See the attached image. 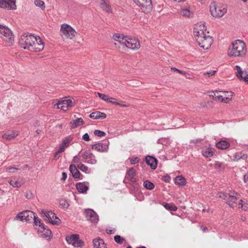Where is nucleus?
Segmentation results:
<instances>
[{"instance_id": "f257e3e1", "label": "nucleus", "mask_w": 248, "mask_h": 248, "mask_svg": "<svg viewBox=\"0 0 248 248\" xmlns=\"http://www.w3.org/2000/svg\"><path fill=\"white\" fill-rule=\"evenodd\" d=\"M19 43L21 48L31 51L40 52L44 47L41 38L31 34H24L21 35Z\"/></svg>"}, {"instance_id": "f03ea898", "label": "nucleus", "mask_w": 248, "mask_h": 248, "mask_svg": "<svg viewBox=\"0 0 248 248\" xmlns=\"http://www.w3.org/2000/svg\"><path fill=\"white\" fill-rule=\"evenodd\" d=\"M247 53V48L245 43L240 40H236L232 44V46L229 49L228 55L230 57H245Z\"/></svg>"}, {"instance_id": "7ed1b4c3", "label": "nucleus", "mask_w": 248, "mask_h": 248, "mask_svg": "<svg viewBox=\"0 0 248 248\" xmlns=\"http://www.w3.org/2000/svg\"><path fill=\"white\" fill-rule=\"evenodd\" d=\"M210 11L215 17H221L227 12V9L220 4L213 2L210 5Z\"/></svg>"}, {"instance_id": "20e7f679", "label": "nucleus", "mask_w": 248, "mask_h": 248, "mask_svg": "<svg viewBox=\"0 0 248 248\" xmlns=\"http://www.w3.org/2000/svg\"><path fill=\"white\" fill-rule=\"evenodd\" d=\"M77 32L69 25L67 24H62L61 27L60 34L62 37H65L66 38L72 39Z\"/></svg>"}, {"instance_id": "39448f33", "label": "nucleus", "mask_w": 248, "mask_h": 248, "mask_svg": "<svg viewBox=\"0 0 248 248\" xmlns=\"http://www.w3.org/2000/svg\"><path fill=\"white\" fill-rule=\"evenodd\" d=\"M134 2L140 7L145 13H150L153 8L152 0H133Z\"/></svg>"}, {"instance_id": "423d86ee", "label": "nucleus", "mask_w": 248, "mask_h": 248, "mask_svg": "<svg viewBox=\"0 0 248 248\" xmlns=\"http://www.w3.org/2000/svg\"><path fill=\"white\" fill-rule=\"evenodd\" d=\"M35 214L29 210L24 211L20 212L14 218V220L19 219L21 221H25L26 222H30L33 220L35 217Z\"/></svg>"}, {"instance_id": "0eeeda50", "label": "nucleus", "mask_w": 248, "mask_h": 248, "mask_svg": "<svg viewBox=\"0 0 248 248\" xmlns=\"http://www.w3.org/2000/svg\"><path fill=\"white\" fill-rule=\"evenodd\" d=\"M194 35L196 41L198 38H201L202 36H205L209 33V31H206V28L205 23H201L200 25H197L194 28Z\"/></svg>"}, {"instance_id": "6e6552de", "label": "nucleus", "mask_w": 248, "mask_h": 248, "mask_svg": "<svg viewBox=\"0 0 248 248\" xmlns=\"http://www.w3.org/2000/svg\"><path fill=\"white\" fill-rule=\"evenodd\" d=\"M202 36L201 38H198L197 42L201 47L204 49H207L213 43L212 38L208 34Z\"/></svg>"}, {"instance_id": "1a4fd4ad", "label": "nucleus", "mask_w": 248, "mask_h": 248, "mask_svg": "<svg viewBox=\"0 0 248 248\" xmlns=\"http://www.w3.org/2000/svg\"><path fill=\"white\" fill-rule=\"evenodd\" d=\"M86 219L94 224H96L99 221V217L96 213L91 209H85Z\"/></svg>"}, {"instance_id": "9d476101", "label": "nucleus", "mask_w": 248, "mask_h": 248, "mask_svg": "<svg viewBox=\"0 0 248 248\" xmlns=\"http://www.w3.org/2000/svg\"><path fill=\"white\" fill-rule=\"evenodd\" d=\"M124 46L132 50H136L140 48V44L138 39L127 36Z\"/></svg>"}, {"instance_id": "9b49d317", "label": "nucleus", "mask_w": 248, "mask_h": 248, "mask_svg": "<svg viewBox=\"0 0 248 248\" xmlns=\"http://www.w3.org/2000/svg\"><path fill=\"white\" fill-rule=\"evenodd\" d=\"M73 106V100L72 99H67L59 102L54 105V108L58 109H61L64 111H66L69 107Z\"/></svg>"}, {"instance_id": "f8f14e48", "label": "nucleus", "mask_w": 248, "mask_h": 248, "mask_svg": "<svg viewBox=\"0 0 248 248\" xmlns=\"http://www.w3.org/2000/svg\"><path fill=\"white\" fill-rule=\"evenodd\" d=\"M109 142H98L92 145V148L98 152L105 153L108 150Z\"/></svg>"}, {"instance_id": "ddd939ff", "label": "nucleus", "mask_w": 248, "mask_h": 248, "mask_svg": "<svg viewBox=\"0 0 248 248\" xmlns=\"http://www.w3.org/2000/svg\"><path fill=\"white\" fill-rule=\"evenodd\" d=\"M0 8L8 10L16 9L15 0H0Z\"/></svg>"}, {"instance_id": "4468645a", "label": "nucleus", "mask_w": 248, "mask_h": 248, "mask_svg": "<svg viewBox=\"0 0 248 248\" xmlns=\"http://www.w3.org/2000/svg\"><path fill=\"white\" fill-rule=\"evenodd\" d=\"M82 157L86 162L91 164H95L97 162L94 155L89 151H85L82 154Z\"/></svg>"}, {"instance_id": "2eb2a0df", "label": "nucleus", "mask_w": 248, "mask_h": 248, "mask_svg": "<svg viewBox=\"0 0 248 248\" xmlns=\"http://www.w3.org/2000/svg\"><path fill=\"white\" fill-rule=\"evenodd\" d=\"M235 69L237 70L235 73L236 77L241 80H244L248 83V74L242 70L239 65H236Z\"/></svg>"}, {"instance_id": "dca6fc26", "label": "nucleus", "mask_w": 248, "mask_h": 248, "mask_svg": "<svg viewBox=\"0 0 248 248\" xmlns=\"http://www.w3.org/2000/svg\"><path fill=\"white\" fill-rule=\"evenodd\" d=\"M42 227H41L39 229V233L40 235L44 237V238H47L48 239L50 238L51 237V231L48 228V227L45 226V225H41Z\"/></svg>"}, {"instance_id": "f3484780", "label": "nucleus", "mask_w": 248, "mask_h": 248, "mask_svg": "<svg viewBox=\"0 0 248 248\" xmlns=\"http://www.w3.org/2000/svg\"><path fill=\"white\" fill-rule=\"evenodd\" d=\"M69 244H72L74 247H78V234L67 235L65 238Z\"/></svg>"}, {"instance_id": "a211bd4d", "label": "nucleus", "mask_w": 248, "mask_h": 248, "mask_svg": "<svg viewBox=\"0 0 248 248\" xmlns=\"http://www.w3.org/2000/svg\"><path fill=\"white\" fill-rule=\"evenodd\" d=\"M127 37V36H124L122 34L115 33L113 35L112 38L114 41H117L124 46Z\"/></svg>"}, {"instance_id": "6ab92c4d", "label": "nucleus", "mask_w": 248, "mask_h": 248, "mask_svg": "<svg viewBox=\"0 0 248 248\" xmlns=\"http://www.w3.org/2000/svg\"><path fill=\"white\" fill-rule=\"evenodd\" d=\"M93 248H107L104 240L99 237L93 239Z\"/></svg>"}, {"instance_id": "aec40b11", "label": "nucleus", "mask_w": 248, "mask_h": 248, "mask_svg": "<svg viewBox=\"0 0 248 248\" xmlns=\"http://www.w3.org/2000/svg\"><path fill=\"white\" fill-rule=\"evenodd\" d=\"M220 92L218 91H214V95L215 99L218 101H221L224 103H228L230 101V97H224V94H220Z\"/></svg>"}, {"instance_id": "412c9836", "label": "nucleus", "mask_w": 248, "mask_h": 248, "mask_svg": "<svg viewBox=\"0 0 248 248\" xmlns=\"http://www.w3.org/2000/svg\"><path fill=\"white\" fill-rule=\"evenodd\" d=\"M145 161L147 164L153 169H155L157 167L156 159L151 156H147L145 158Z\"/></svg>"}, {"instance_id": "4be33fe9", "label": "nucleus", "mask_w": 248, "mask_h": 248, "mask_svg": "<svg viewBox=\"0 0 248 248\" xmlns=\"http://www.w3.org/2000/svg\"><path fill=\"white\" fill-rule=\"evenodd\" d=\"M215 152L214 148L209 147H205L202 149V155L205 157H210L213 155Z\"/></svg>"}, {"instance_id": "5701e85b", "label": "nucleus", "mask_w": 248, "mask_h": 248, "mask_svg": "<svg viewBox=\"0 0 248 248\" xmlns=\"http://www.w3.org/2000/svg\"><path fill=\"white\" fill-rule=\"evenodd\" d=\"M106 117L107 115L105 113L101 112L98 111L93 112L90 115V117L93 119H103L106 118Z\"/></svg>"}, {"instance_id": "b1692460", "label": "nucleus", "mask_w": 248, "mask_h": 248, "mask_svg": "<svg viewBox=\"0 0 248 248\" xmlns=\"http://www.w3.org/2000/svg\"><path fill=\"white\" fill-rule=\"evenodd\" d=\"M179 14L184 17L189 18L192 16L193 13L190 11L189 8H182L179 12Z\"/></svg>"}, {"instance_id": "393cba45", "label": "nucleus", "mask_w": 248, "mask_h": 248, "mask_svg": "<svg viewBox=\"0 0 248 248\" xmlns=\"http://www.w3.org/2000/svg\"><path fill=\"white\" fill-rule=\"evenodd\" d=\"M14 35L13 34L12 31H11V33H6L5 35L3 36V40L7 43L9 46H11L13 45V42L14 41Z\"/></svg>"}, {"instance_id": "a878e982", "label": "nucleus", "mask_w": 248, "mask_h": 248, "mask_svg": "<svg viewBox=\"0 0 248 248\" xmlns=\"http://www.w3.org/2000/svg\"><path fill=\"white\" fill-rule=\"evenodd\" d=\"M100 6L104 11L107 13L111 12V9L110 8V5L106 0H100Z\"/></svg>"}, {"instance_id": "bb28decb", "label": "nucleus", "mask_w": 248, "mask_h": 248, "mask_svg": "<svg viewBox=\"0 0 248 248\" xmlns=\"http://www.w3.org/2000/svg\"><path fill=\"white\" fill-rule=\"evenodd\" d=\"M89 189V183L87 182L78 183V193H86Z\"/></svg>"}, {"instance_id": "cd10ccee", "label": "nucleus", "mask_w": 248, "mask_h": 248, "mask_svg": "<svg viewBox=\"0 0 248 248\" xmlns=\"http://www.w3.org/2000/svg\"><path fill=\"white\" fill-rule=\"evenodd\" d=\"M174 183L176 185L184 186L186 184V180L183 176L179 175L175 178Z\"/></svg>"}, {"instance_id": "c85d7f7f", "label": "nucleus", "mask_w": 248, "mask_h": 248, "mask_svg": "<svg viewBox=\"0 0 248 248\" xmlns=\"http://www.w3.org/2000/svg\"><path fill=\"white\" fill-rule=\"evenodd\" d=\"M230 146L229 142L225 140H221L216 143V147L221 150H225L228 148Z\"/></svg>"}, {"instance_id": "c756f323", "label": "nucleus", "mask_w": 248, "mask_h": 248, "mask_svg": "<svg viewBox=\"0 0 248 248\" xmlns=\"http://www.w3.org/2000/svg\"><path fill=\"white\" fill-rule=\"evenodd\" d=\"M42 213L46 217V219L50 223H51L52 218H54V217H56V214L51 211H42Z\"/></svg>"}, {"instance_id": "7c9ffc66", "label": "nucleus", "mask_w": 248, "mask_h": 248, "mask_svg": "<svg viewBox=\"0 0 248 248\" xmlns=\"http://www.w3.org/2000/svg\"><path fill=\"white\" fill-rule=\"evenodd\" d=\"M69 170L73 178L78 179V168L75 164H71L69 167Z\"/></svg>"}, {"instance_id": "2f4dec72", "label": "nucleus", "mask_w": 248, "mask_h": 248, "mask_svg": "<svg viewBox=\"0 0 248 248\" xmlns=\"http://www.w3.org/2000/svg\"><path fill=\"white\" fill-rule=\"evenodd\" d=\"M17 135V134H16L15 132L12 131L4 134L3 135L2 137L7 140H11L12 139L15 138Z\"/></svg>"}, {"instance_id": "473e14b6", "label": "nucleus", "mask_w": 248, "mask_h": 248, "mask_svg": "<svg viewBox=\"0 0 248 248\" xmlns=\"http://www.w3.org/2000/svg\"><path fill=\"white\" fill-rule=\"evenodd\" d=\"M11 30L5 26L0 25V33L3 36L5 35L6 33H11Z\"/></svg>"}, {"instance_id": "72a5a7b5", "label": "nucleus", "mask_w": 248, "mask_h": 248, "mask_svg": "<svg viewBox=\"0 0 248 248\" xmlns=\"http://www.w3.org/2000/svg\"><path fill=\"white\" fill-rule=\"evenodd\" d=\"M127 179H129L131 181H132V180L134 179L136 173L134 169L133 168H130L127 171Z\"/></svg>"}, {"instance_id": "f704fd0d", "label": "nucleus", "mask_w": 248, "mask_h": 248, "mask_svg": "<svg viewBox=\"0 0 248 248\" xmlns=\"http://www.w3.org/2000/svg\"><path fill=\"white\" fill-rule=\"evenodd\" d=\"M163 205L166 209L171 211H175L177 209V207L172 204L164 202Z\"/></svg>"}, {"instance_id": "c9c22d12", "label": "nucleus", "mask_w": 248, "mask_h": 248, "mask_svg": "<svg viewBox=\"0 0 248 248\" xmlns=\"http://www.w3.org/2000/svg\"><path fill=\"white\" fill-rule=\"evenodd\" d=\"M239 208L246 211L248 209V203L245 200H241L239 202Z\"/></svg>"}, {"instance_id": "e433bc0d", "label": "nucleus", "mask_w": 248, "mask_h": 248, "mask_svg": "<svg viewBox=\"0 0 248 248\" xmlns=\"http://www.w3.org/2000/svg\"><path fill=\"white\" fill-rule=\"evenodd\" d=\"M143 186L145 188L149 190H152L155 187L154 184L148 180L144 182Z\"/></svg>"}, {"instance_id": "4c0bfd02", "label": "nucleus", "mask_w": 248, "mask_h": 248, "mask_svg": "<svg viewBox=\"0 0 248 248\" xmlns=\"http://www.w3.org/2000/svg\"><path fill=\"white\" fill-rule=\"evenodd\" d=\"M78 169H80L81 170L86 173H90L91 172V169H89L87 166L81 163L78 164Z\"/></svg>"}, {"instance_id": "58836bf2", "label": "nucleus", "mask_w": 248, "mask_h": 248, "mask_svg": "<svg viewBox=\"0 0 248 248\" xmlns=\"http://www.w3.org/2000/svg\"><path fill=\"white\" fill-rule=\"evenodd\" d=\"M97 94L99 98L105 101L108 102L109 100H115L114 98L109 97L108 95L105 94L101 93H98Z\"/></svg>"}, {"instance_id": "ea45409f", "label": "nucleus", "mask_w": 248, "mask_h": 248, "mask_svg": "<svg viewBox=\"0 0 248 248\" xmlns=\"http://www.w3.org/2000/svg\"><path fill=\"white\" fill-rule=\"evenodd\" d=\"M229 198H232L233 200L238 199L239 198L240 195L234 191H230L228 194Z\"/></svg>"}, {"instance_id": "a19ab883", "label": "nucleus", "mask_w": 248, "mask_h": 248, "mask_svg": "<svg viewBox=\"0 0 248 248\" xmlns=\"http://www.w3.org/2000/svg\"><path fill=\"white\" fill-rule=\"evenodd\" d=\"M234 157L236 160H238L241 158L245 159L247 158V155L242 154V152H238L235 154Z\"/></svg>"}, {"instance_id": "79ce46f5", "label": "nucleus", "mask_w": 248, "mask_h": 248, "mask_svg": "<svg viewBox=\"0 0 248 248\" xmlns=\"http://www.w3.org/2000/svg\"><path fill=\"white\" fill-rule=\"evenodd\" d=\"M33 220L34 221V223L35 225L39 226V228L42 227V226L41 225V224L45 225L42 222V220L41 219H40V218H38V217H36V215H35V217L33 218Z\"/></svg>"}, {"instance_id": "37998d69", "label": "nucleus", "mask_w": 248, "mask_h": 248, "mask_svg": "<svg viewBox=\"0 0 248 248\" xmlns=\"http://www.w3.org/2000/svg\"><path fill=\"white\" fill-rule=\"evenodd\" d=\"M237 199H233L232 198H229V200H227V203L231 207H234L236 206V201Z\"/></svg>"}, {"instance_id": "c03bdc74", "label": "nucleus", "mask_w": 248, "mask_h": 248, "mask_svg": "<svg viewBox=\"0 0 248 248\" xmlns=\"http://www.w3.org/2000/svg\"><path fill=\"white\" fill-rule=\"evenodd\" d=\"M34 4L36 6L41 8L42 10H44L45 8L44 2L41 0H35Z\"/></svg>"}, {"instance_id": "a18cd8bd", "label": "nucleus", "mask_w": 248, "mask_h": 248, "mask_svg": "<svg viewBox=\"0 0 248 248\" xmlns=\"http://www.w3.org/2000/svg\"><path fill=\"white\" fill-rule=\"evenodd\" d=\"M115 241L118 244H122L123 243L124 241V239L121 237L119 235H116L114 237Z\"/></svg>"}, {"instance_id": "49530a36", "label": "nucleus", "mask_w": 248, "mask_h": 248, "mask_svg": "<svg viewBox=\"0 0 248 248\" xmlns=\"http://www.w3.org/2000/svg\"><path fill=\"white\" fill-rule=\"evenodd\" d=\"M51 223L53 225H59L61 223V220L56 216V217L52 218Z\"/></svg>"}, {"instance_id": "de8ad7c7", "label": "nucleus", "mask_w": 248, "mask_h": 248, "mask_svg": "<svg viewBox=\"0 0 248 248\" xmlns=\"http://www.w3.org/2000/svg\"><path fill=\"white\" fill-rule=\"evenodd\" d=\"M94 134L99 137H102L106 135V133L104 132L99 130H95L94 131Z\"/></svg>"}, {"instance_id": "09e8293b", "label": "nucleus", "mask_w": 248, "mask_h": 248, "mask_svg": "<svg viewBox=\"0 0 248 248\" xmlns=\"http://www.w3.org/2000/svg\"><path fill=\"white\" fill-rule=\"evenodd\" d=\"M9 184L14 187H19L21 186V184L19 183L18 181H14L13 180H10Z\"/></svg>"}, {"instance_id": "8fccbe9b", "label": "nucleus", "mask_w": 248, "mask_h": 248, "mask_svg": "<svg viewBox=\"0 0 248 248\" xmlns=\"http://www.w3.org/2000/svg\"><path fill=\"white\" fill-rule=\"evenodd\" d=\"M60 205L64 209H66L69 206V203L65 200H61L60 201Z\"/></svg>"}, {"instance_id": "3c124183", "label": "nucleus", "mask_w": 248, "mask_h": 248, "mask_svg": "<svg viewBox=\"0 0 248 248\" xmlns=\"http://www.w3.org/2000/svg\"><path fill=\"white\" fill-rule=\"evenodd\" d=\"M130 163L132 165H135L138 163L139 161V159L137 157H134L130 159Z\"/></svg>"}, {"instance_id": "603ef678", "label": "nucleus", "mask_w": 248, "mask_h": 248, "mask_svg": "<svg viewBox=\"0 0 248 248\" xmlns=\"http://www.w3.org/2000/svg\"><path fill=\"white\" fill-rule=\"evenodd\" d=\"M222 93L224 94V97H230V101L232 100V97L233 95V93L232 92H223Z\"/></svg>"}, {"instance_id": "864d4df0", "label": "nucleus", "mask_w": 248, "mask_h": 248, "mask_svg": "<svg viewBox=\"0 0 248 248\" xmlns=\"http://www.w3.org/2000/svg\"><path fill=\"white\" fill-rule=\"evenodd\" d=\"M217 195L221 198L225 199L227 197V194L223 192H218Z\"/></svg>"}, {"instance_id": "5fc2aeb1", "label": "nucleus", "mask_w": 248, "mask_h": 248, "mask_svg": "<svg viewBox=\"0 0 248 248\" xmlns=\"http://www.w3.org/2000/svg\"><path fill=\"white\" fill-rule=\"evenodd\" d=\"M162 180L165 182L169 183L170 180V177L169 175H165L163 177Z\"/></svg>"}, {"instance_id": "6e6d98bb", "label": "nucleus", "mask_w": 248, "mask_h": 248, "mask_svg": "<svg viewBox=\"0 0 248 248\" xmlns=\"http://www.w3.org/2000/svg\"><path fill=\"white\" fill-rule=\"evenodd\" d=\"M17 170V168L13 167H8L6 169L7 171L9 172H14L16 170Z\"/></svg>"}, {"instance_id": "4d7b16f0", "label": "nucleus", "mask_w": 248, "mask_h": 248, "mask_svg": "<svg viewBox=\"0 0 248 248\" xmlns=\"http://www.w3.org/2000/svg\"><path fill=\"white\" fill-rule=\"evenodd\" d=\"M116 230L114 228L113 229H107L106 232L108 234H113L115 232Z\"/></svg>"}, {"instance_id": "13d9d810", "label": "nucleus", "mask_w": 248, "mask_h": 248, "mask_svg": "<svg viewBox=\"0 0 248 248\" xmlns=\"http://www.w3.org/2000/svg\"><path fill=\"white\" fill-rule=\"evenodd\" d=\"M83 139L86 141H88L90 140L89 136L88 133L84 134L82 136Z\"/></svg>"}, {"instance_id": "bf43d9fd", "label": "nucleus", "mask_w": 248, "mask_h": 248, "mask_svg": "<svg viewBox=\"0 0 248 248\" xmlns=\"http://www.w3.org/2000/svg\"><path fill=\"white\" fill-rule=\"evenodd\" d=\"M71 140L65 139L64 140L61 144L65 146V147L68 145Z\"/></svg>"}, {"instance_id": "052dcab7", "label": "nucleus", "mask_w": 248, "mask_h": 248, "mask_svg": "<svg viewBox=\"0 0 248 248\" xmlns=\"http://www.w3.org/2000/svg\"><path fill=\"white\" fill-rule=\"evenodd\" d=\"M171 70L172 71H177V72H178V73H180L181 74H183H183H185V73H186L184 71H181V70H180L179 69H177L175 67H172V68H171Z\"/></svg>"}, {"instance_id": "680f3d73", "label": "nucleus", "mask_w": 248, "mask_h": 248, "mask_svg": "<svg viewBox=\"0 0 248 248\" xmlns=\"http://www.w3.org/2000/svg\"><path fill=\"white\" fill-rule=\"evenodd\" d=\"M65 147H66L65 146H64L62 144H61L59 149L58 150V153H61L63 152L64 151Z\"/></svg>"}, {"instance_id": "e2e57ef3", "label": "nucleus", "mask_w": 248, "mask_h": 248, "mask_svg": "<svg viewBox=\"0 0 248 248\" xmlns=\"http://www.w3.org/2000/svg\"><path fill=\"white\" fill-rule=\"evenodd\" d=\"M25 196L26 198L30 199L33 197V194L31 192L29 191L26 193Z\"/></svg>"}, {"instance_id": "0e129e2a", "label": "nucleus", "mask_w": 248, "mask_h": 248, "mask_svg": "<svg viewBox=\"0 0 248 248\" xmlns=\"http://www.w3.org/2000/svg\"><path fill=\"white\" fill-rule=\"evenodd\" d=\"M78 127V119L73 121V123L71 126L72 128Z\"/></svg>"}, {"instance_id": "69168bd1", "label": "nucleus", "mask_w": 248, "mask_h": 248, "mask_svg": "<svg viewBox=\"0 0 248 248\" xmlns=\"http://www.w3.org/2000/svg\"><path fill=\"white\" fill-rule=\"evenodd\" d=\"M67 178V173L65 172H62V178L61 180L62 181H65Z\"/></svg>"}, {"instance_id": "338daca9", "label": "nucleus", "mask_w": 248, "mask_h": 248, "mask_svg": "<svg viewBox=\"0 0 248 248\" xmlns=\"http://www.w3.org/2000/svg\"><path fill=\"white\" fill-rule=\"evenodd\" d=\"M215 166L216 168H221L222 166V163L219 162H216Z\"/></svg>"}, {"instance_id": "774afa93", "label": "nucleus", "mask_w": 248, "mask_h": 248, "mask_svg": "<svg viewBox=\"0 0 248 248\" xmlns=\"http://www.w3.org/2000/svg\"><path fill=\"white\" fill-rule=\"evenodd\" d=\"M243 179L245 183L248 182V173L244 175Z\"/></svg>"}]
</instances>
